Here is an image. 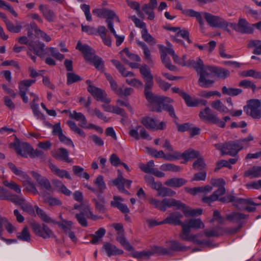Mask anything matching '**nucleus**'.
<instances>
[{
  "label": "nucleus",
  "instance_id": "69168bd1",
  "mask_svg": "<svg viewBox=\"0 0 261 261\" xmlns=\"http://www.w3.org/2000/svg\"><path fill=\"white\" fill-rule=\"evenodd\" d=\"M67 84L68 85L82 80L81 77L79 75L76 74L73 72L67 73Z\"/></svg>",
  "mask_w": 261,
  "mask_h": 261
},
{
  "label": "nucleus",
  "instance_id": "bf43d9fd",
  "mask_svg": "<svg viewBox=\"0 0 261 261\" xmlns=\"http://www.w3.org/2000/svg\"><path fill=\"white\" fill-rule=\"evenodd\" d=\"M30 106L35 116L38 119L45 120L44 115L39 110V105L38 103L31 102Z\"/></svg>",
  "mask_w": 261,
  "mask_h": 261
},
{
  "label": "nucleus",
  "instance_id": "c756f323",
  "mask_svg": "<svg viewBox=\"0 0 261 261\" xmlns=\"http://www.w3.org/2000/svg\"><path fill=\"white\" fill-rule=\"evenodd\" d=\"M53 156L59 161L69 163L71 162L69 158V152L64 148H60L58 150L52 152Z\"/></svg>",
  "mask_w": 261,
  "mask_h": 261
},
{
  "label": "nucleus",
  "instance_id": "8fccbe9b",
  "mask_svg": "<svg viewBox=\"0 0 261 261\" xmlns=\"http://www.w3.org/2000/svg\"><path fill=\"white\" fill-rule=\"evenodd\" d=\"M67 124L73 132L75 133L78 134L82 138H85L86 137V134L84 132L81 128H80L76 125V123L71 120H68L67 121Z\"/></svg>",
  "mask_w": 261,
  "mask_h": 261
},
{
  "label": "nucleus",
  "instance_id": "f704fd0d",
  "mask_svg": "<svg viewBox=\"0 0 261 261\" xmlns=\"http://www.w3.org/2000/svg\"><path fill=\"white\" fill-rule=\"evenodd\" d=\"M200 155V153L198 151L189 149L186 150L183 153H180V159H182L186 162H187L189 160L199 157Z\"/></svg>",
  "mask_w": 261,
  "mask_h": 261
},
{
  "label": "nucleus",
  "instance_id": "58836bf2",
  "mask_svg": "<svg viewBox=\"0 0 261 261\" xmlns=\"http://www.w3.org/2000/svg\"><path fill=\"white\" fill-rule=\"evenodd\" d=\"M69 117L72 119L80 121L79 125L80 126L85 127L87 122L85 116L82 113L73 111L72 113H70Z\"/></svg>",
  "mask_w": 261,
  "mask_h": 261
},
{
  "label": "nucleus",
  "instance_id": "f3484780",
  "mask_svg": "<svg viewBox=\"0 0 261 261\" xmlns=\"http://www.w3.org/2000/svg\"><path fill=\"white\" fill-rule=\"evenodd\" d=\"M117 171L118 173V177L113 180L112 182L120 191L128 194L129 192L124 189V186H125L127 188H130L132 181L130 180L126 179L123 178L120 170L118 169Z\"/></svg>",
  "mask_w": 261,
  "mask_h": 261
},
{
  "label": "nucleus",
  "instance_id": "338daca9",
  "mask_svg": "<svg viewBox=\"0 0 261 261\" xmlns=\"http://www.w3.org/2000/svg\"><path fill=\"white\" fill-rule=\"evenodd\" d=\"M161 169L163 171H171L173 172H178L180 171L179 166H176L173 164L167 163L162 165Z\"/></svg>",
  "mask_w": 261,
  "mask_h": 261
},
{
  "label": "nucleus",
  "instance_id": "4be33fe9",
  "mask_svg": "<svg viewBox=\"0 0 261 261\" xmlns=\"http://www.w3.org/2000/svg\"><path fill=\"white\" fill-rule=\"evenodd\" d=\"M76 49L82 53L85 59L87 61H92L96 56L94 49L87 44H82L80 41L77 43Z\"/></svg>",
  "mask_w": 261,
  "mask_h": 261
},
{
  "label": "nucleus",
  "instance_id": "7c9ffc66",
  "mask_svg": "<svg viewBox=\"0 0 261 261\" xmlns=\"http://www.w3.org/2000/svg\"><path fill=\"white\" fill-rule=\"evenodd\" d=\"M102 249L105 251L109 257L113 255H120L123 253L122 250L117 248L116 246L110 243H105L102 246Z\"/></svg>",
  "mask_w": 261,
  "mask_h": 261
},
{
  "label": "nucleus",
  "instance_id": "423d86ee",
  "mask_svg": "<svg viewBox=\"0 0 261 261\" xmlns=\"http://www.w3.org/2000/svg\"><path fill=\"white\" fill-rule=\"evenodd\" d=\"M203 14L204 19L210 27L223 29L228 33L230 32V30L227 28L229 23L223 18L207 12H203Z\"/></svg>",
  "mask_w": 261,
  "mask_h": 261
},
{
  "label": "nucleus",
  "instance_id": "f03ea898",
  "mask_svg": "<svg viewBox=\"0 0 261 261\" xmlns=\"http://www.w3.org/2000/svg\"><path fill=\"white\" fill-rule=\"evenodd\" d=\"M3 183L5 186L13 190L16 193L19 194V195H16L14 199L12 200V203L16 205H20L23 211L27 212L30 214H33L34 213V210L32 205L27 203L25 199L21 194V188L18 184L14 181H8L7 180L3 181Z\"/></svg>",
  "mask_w": 261,
  "mask_h": 261
},
{
  "label": "nucleus",
  "instance_id": "b1692460",
  "mask_svg": "<svg viewBox=\"0 0 261 261\" xmlns=\"http://www.w3.org/2000/svg\"><path fill=\"white\" fill-rule=\"evenodd\" d=\"M28 51H32L39 57H42L44 54V44L39 41H30L28 43Z\"/></svg>",
  "mask_w": 261,
  "mask_h": 261
},
{
  "label": "nucleus",
  "instance_id": "5701e85b",
  "mask_svg": "<svg viewBox=\"0 0 261 261\" xmlns=\"http://www.w3.org/2000/svg\"><path fill=\"white\" fill-rule=\"evenodd\" d=\"M204 227V224L200 219H191L184 223L181 233L180 235H184V230L186 229H189L190 233L191 228L198 229Z\"/></svg>",
  "mask_w": 261,
  "mask_h": 261
},
{
  "label": "nucleus",
  "instance_id": "9b49d317",
  "mask_svg": "<svg viewBox=\"0 0 261 261\" xmlns=\"http://www.w3.org/2000/svg\"><path fill=\"white\" fill-rule=\"evenodd\" d=\"M154 97H156L159 98L155 100H148L149 102L156 105H162L163 109L165 111L168 112L169 114L171 117L175 119H177L174 111L173 107L168 104V103H171L173 102V100L170 97L165 96H160L153 94Z\"/></svg>",
  "mask_w": 261,
  "mask_h": 261
},
{
  "label": "nucleus",
  "instance_id": "37998d69",
  "mask_svg": "<svg viewBox=\"0 0 261 261\" xmlns=\"http://www.w3.org/2000/svg\"><path fill=\"white\" fill-rule=\"evenodd\" d=\"M31 27L34 30L35 33L37 35H40L44 41L49 42L51 40V38L47 34L39 29L35 22L31 23Z\"/></svg>",
  "mask_w": 261,
  "mask_h": 261
},
{
  "label": "nucleus",
  "instance_id": "1a4fd4ad",
  "mask_svg": "<svg viewBox=\"0 0 261 261\" xmlns=\"http://www.w3.org/2000/svg\"><path fill=\"white\" fill-rule=\"evenodd\" d=\"M244 110L247 115L253 119H259L261 118V101L258 99H250L244 106Z\"/></svg>",
  "mask_w": 261,
  "mask_h": 261
},
{
  "label": "nucleus",
  "instance_id": "603ef678",
  "mask_svg": "<svg viewBox=\"0 0 261 261\" xmlns=\"http://www.w3.org/2000/svg\"><path fill=\"white\" fill-rule=\"evenodd\" d=\"M6 25L7 30L9 32L13 33H18L20 32L22 29V26L20 23H17L15 25L11 21H6Z\"/></svg>",
  "mask_w": 261,
  "mask_h": 261
},
{
  "label": "nucleus",
  "instance_id": "f8f14e48",
  "mask_svg": "<svg viewBox=\"0 0 261 261\" xmlns=\"http://www.w3.org/2000/svg\"><path fill=\"white\" fill-rule=\"evenodd\" d=\"M31 226L35 233L43 239L55 238L53 231L44 224L40 225L36 222H32Z\"/></svg>",
  "mask_w": 261,
  "mask_h": 261
},
{
  "label": "nucleus",
  "instance_id": "680f3d73",
  "mask_svg": "<svg viewBox=\"0 0 261 261\" xmlns=\"http://www.w3.org/2000/svg\"><path fill=\"white\" fill-rule=\"evenodd\" d=\"M154 162L153 160L149 161L147 164H140L139 168L140 169L146 173H151L154 169L152 167L154 166Z\"/></svg>",
  "mask_w": 261,
  "mask_h": 261
},
{
  "label": "nucleus",
  "instance_id": "dca6fc26",
  "mask_svg": "<svg viewBox=\"0 0 261 261\" xmlns=\"http://www.w3.org/2000/svg\"><path fill=\"white\" fill-rule=\"evenodd\" d=\"M87 90L97 101L106 103H109L111 102V99L107 97L106 92L101 89L93 85H89Z\"/></svg>",
  "mask_w": 261,
  "mask_h": 261
},
{
  "label": "nucleus",
  "instance_id": "864d4df0",
  "mask_svg": "<svg viewBox=\"0 0 261 261\" xmlns=\"http://www.w3.org/2000/svg\"><path fill=\"white\" fill-rule=\"evenodd\" d=\"M137 44L140 46L142 49L143 50V53L144 55V58L147 60L149 62H151V54L150 51L147 45L142 41H140L139 40H136Z\"/></svg>",
  "mask_w": 261,
  "mask_h": 261
},
{
  "label": "nucleus",
  "instance_id": "72a5a7b5",
  "mask_svg": "<svg viewBox=\"0 0 261 261\" xmlns=\"http://www.w3.org/2000/svg\"><path fill=\"white\" fill-rule=\"evenodd\" d=\"M49 167L51 171L57 176L60 178H66L68 179H71V177L69 172L64 169H60L58 168L55 165L50 163L49 164Z\"/></svg>",
  "mask_w": 261,
  "mask_h": 261
},
{
  "label": "nucleus",
  "instance_id": "9d476101",
  "mask_svg": "<svg viewBox=\"0 0 261 261\" xmlns=\"http://www.w3.org/2000/svg\"><path fill=\"white\" fill-rule=\"evenodd\" d=\"M167 249L162 247L156 246H153L151 250L148 251H135L130 254L131 256L134 258L140 259H148L150 256L155 254L165 255L169 253Z\"/></svg>",
  "mask_w": 261,
  "mask_h": 261
},
{
  "label": "nucleus",
  "instance_id": "6ab92c4d",
  "mask_svg": "<svg viewBox=\"0 0 261 261\" xmlns=\"http://www.w3.org/2000/svg\"><path fill=\"white\" fill-rule=\"evenodd\" d=\"M142 124L148 129H164L165 127V123L161 122L159 124L156 120L150 117H144L141 121Z\"/></svg>",
  "mask_w": 261,
  "mask_h": 261
},
{
  "label": "nucleus",
  "instance_id": "052dcab7",
  "mask_svg": "<svg viewBox=\"0 0 261 261\" xmlns=\"http://www.w3.org/2000/svg\"><path fill=\"white\" fill-rule=\"evenodd\" d=\"M88 112L91 115H95L98 118L103 120L105 122H108L110 120V118H107L106 116H105L104 114L101 112L99 110L95 108L93 110H91L89 109L88 110Z\"/></svg>",
  "mask_w": 261,
  "mask_h": 261
},
{
  "label": "nucleus",
  "instance_id": "cd10ccee",
  "mask_svg": "<svg viewBox=\"0 0 261 261\" xmlns=\"http://www.w3.org/2000/svg\"><path fill=\"white\" fill-rule=\"evenodd\" d=\"M182 217V215L178 212H173L169 214L163 223L165 224H174L175 225H180L183 227L184 222H182L180 219Z\"/></svg>",
  "mask_w": 261,
  "mask_h": 261
},
{
  "label": "nucleus",
  "instance_id": "473e14b6",
  "mask_svg": "<svg viewBox=\"0 0 261 261\" xmlns=\"http://www.w3.org/2000/svg\"><path fill=\"white\" fill-rule=\"evenodd\" d=\"M39 10L42 13L44 17L49 22H53L56 18L54 12L49 9L45 5H40L39 7Z\"/></svg>",
  "mask_w": 261,
  "mask_h": 261
},
{
  "label": "nucleus",
  "instance_id": "4468645a",
  "mask_svg": "<svg viewBox=\"0 0 261 261\" xmlns=\"http://www.w3.org/2000/svg\"><path fill=\"white\" fill-rule=\"evenodd\" d=\"M206 79L213 80L214 75L220 79H225L229 76L230 72L228 70L221 67L208 66L206 71Z\"/></svg>",
  "mask_w": 261,
  "mask_h": 261
},
{
  "label": "nucleus",
  "instance_id": "6e6552de",
  "mask_svg": "<svg viewBox=\"0 0 261 261\" xmlns=\"http://www.w3.org/2000/svg\"><path fill=\"white\" fill-rule=\"evenodd\" d=\"M200 119L204 122H209L223 128L225 126V122L221 120L215 113L208 107L201 110L199 114Z\"/></svg>",
  "mask_w": 261,
  "mask_h": 261
},
{
  "label": "nucleus",
  "instance_id": "0eeeda50",
  "mask_svg": "<svg viewBox=\"0 0 261 261\" xmlns=\"http://www.w3.org/2000/svg\"><path fill=\"white\" fill-rule=\"evenodd\" d=\"M35 207L36 208L37 215L43 221L48 223H53L57 224L59 227L63 229L64 232L66 234H67L68 232L71 230L72 225V222L71 221H68L66 220H63L62 222L56 221L48 216L38 206L36 205Z\"/></svg>",
  "mask_w": 261,
  "mask_h": 261
},
{
  "label": "nucleus",
  "instance_id": "e2e57ef3",
  "mask_svg": "<svg viewBox=\"0 0 261 261\" xmlns=\"http://www.w3.org/2000/svg\"><path fill=\"white\" fill-rule=\"evenodd\" d=\"M175 194L176 192L173 191L172 189L163 187L160 191L158 193V195L162 197H172L175 196Z\"/></svg>",
  "mask_w": 261,
  "mask_h": 261
},
{
  "label": "nucleus",
  "instance_id": "20e7f679",
  "mask_svg": "<svg viewBox=\"0 0 261 261\" xmlns=\"http://www.w3.org/2000/svg\"><path fill=\"white\" fill-rule=\"evenodd\" d=\"M8 167L11 171L16 175L18 176L19 179L23 182H26L24 184L25 186L23 191H27L31 192L34 195L38 194V191L35 185L30 181V178L29 175L21 170V168L17 167L13 163L9 162L7 164Z\"/></svg>",
  "mask_w": 261,
  "mask_h": 261
},
{
  "label": "nucleus",
  "instance_id": "6e6d98bb",
  "mask_svg": "<svg viewBox=\"0 0 261 261\" xmlns=\"http://www.w3.org/2000/svg\"><path fill=\"white\" fill-rule=\"evenodd\" d=\"M182 98L184 99L188 107H195L198 106L197 99L193 98L189 94L185 92Z\"/></svg>",
  "mask_w": 261,
  "mask_h": 261
},
{
  "label": "nucleus",
  "instance_id": "5fc2aeb1",
  "mask_svg": "<svg viewBox=\"0 0 261 261\" xmlns=\"http://www.w3.org/2000/svg\"><path fill=\"white\" fill-rule=\"evenodd\" d=\"M161 58L162 62L166 68L171 71H174L175 69V66L171 64V61L169 58L167 57L165 52L161 53Z\"/></svg>",
  "mask_w": 261,
  "mask_h": 261
},
{
  "label": "nucleus",
  "instance_id": "c03bdc74",
  "mask_svg": "<svg viewBox=\"0 0 261 261\" xmlns=\"http://www.w3.org/2000/svg\"><path fill=\"white\" fill-rule=\"evenodd\" d=\"M17 238L24 242H30L31 241L30 233L28 227H24L20 232L17 233Z\"/></svg>",
  "mask_w": 261,
  "mask_h": 261
},
{
  "label": "nucleus",
  "instance_id": "7ed1b4c3",
  "mask_svg": "<svg viewBox=\"0 0 261 261\" xmlns=\"http://www.w3.org/2000/svg\"><path fill=\"white\" fill-rule=\"evenodd\" d=\"M163 205L166 208V210L167 207L172 206L175 207L178 210H181L186 217L198 216L202 213V210L201 208L192 209L181 201L173 198L163 199Z\"/></svg>",
  "mask_w": 261,
  "mask_h": 261
},
{
  "label": "nucleus",
  "instance_id": "bb28decb",
  "mask_svg": "<svg viewBox=\"0 0 261 261\" xmlns=\"http://www.w3.org/2000/svg\"><path fill=\"white\" fill-rule=\"evenodd\" d=\"M94 183L96 186L97 189L88 186H86L87 188L96 195H98V194L101 195L106 189V185L103 180V176L102 175H98Z\"/></svg>",
  "mask_w": 261,
  "mask_h": 261
},
{
  "label": "nucleus",
  "instance_id": "4c0bfd02",
  "mask_svg": "<svg viewBox=\"0 0 261 261\" xmlns=\"http://www.w3.org/2000/svg\"><path fill=\"white\" fill-rule=\"evenodd\" d=\"M186 181L182 178H172L167 180L165 182V185L171 187L177 188L185 185Z\"/></svg>",
  "mask_w": 261,
  "mask_h": 261
},
{
  "label": "nucleus",
  "instance_id": "de8ad7c7",
  "mask_svg": "<svg viewBox=\"0 0 261 261\" xmlns=\"http://www.w3.org/2000/svg\"><path fill=\"white\" fill-rule=\"evenodd\" d=\"M106 230L103 228H100L94 234L91 235L92 240L90 241L93 244L98 243V241L104 236Z\"/></svg>",
  "mask_w": 261,
  "mask_h": 261
},
{
  "label": "nucleus",
  "instance_id": "c85d7f7f",
  "mask_svg": "<svg viewBox=\"0 0 261 261\" xmlns=\"http://www.w3.org/2000/svg\"><path fill=\"white\" fill-rule=\"evenodd\" d=\"M122 201H123V198L119 196H114L113 200L111 201V205L114 207L117 208L122 213H129V208L126 204L121 202Z\"/></svg>",
  "mask_w": 261,
  "mask_h": 261
},
{
  "label": "nucleus",
  "instance_id": "39448f33",
  "mask_svg": "<svg viewBox=\"0 0 261 261\" xmlns=\"http://www.w3.org/2000/svg\"><path fill=\"white\" fill-rule=\"evenodd\" d=\"M139 69L140 73L144 80V95L146 99L150 101L159 99V98L153 96V93L151 91L153 85V81L150 69L147 68L146 65H144L141 66Z\"/></svg>",
  "mask_w": 261,
  "mask_h": 261
},
{
  "label": "nucleus",
  "instance_id": "f257e3e1",
  "mask_svg": "<svg viewBox=\"0 0 261 261\" xmlns=\"http://www.w3.org/2000/svg\"><path fill=\"white\" fill-rule=\"evenodd\" d=\"M183 65L193 67L195 69L199 76L198 84L200 87L207 88L213 85L215 81L206 79V71L208 68V66L204 67L203 62L200 58H197L196 60H189L188 62H184Z\"/></svg>",
  "mask_w": 261,
  "mask_h": 261
},
{
  "label": "nucleus",
  "instance_id": "ddd939ff",
  "mask_svg": "<svg viewBox=\"0 0 261 261\" xmlns=\"http://www.w3.org/2000/svg\"><path fill=\"white\" fill-rule=\"evenodd\" d=\"M229 26L242 34H251L253 31V27L244 18H240L238 23H229Z\"/></svg>",
  "mask_w": 261,
  "mask_h": 261
},
{
  "label": "nucleus",
  "instance_id": "a878e982",
  "mask_svg": "<svg viewBox=\"0 0 261 261\" xmlns=\"http://www.w3.org/2000/svg\"><path fill=\"white\" fill-rule=\"evenodd\" d=\"M31 174L36 179L40 186L47 191H51L52 190V187L50 183L46 177L42 176L40 174L35 171H31Z\"/></svg>",
  "mask_w": 261,
  "mask_h": 261
},
{
  "label": "nucleus",
  "instance_id": "a18cd8bd",
  "mask_svg": "<svg viewBox=\"0 0 261 261\" xmlns=\"http://www.w3.org/2000/svg\"><path fill=\"white\" fill-rule=\"evenodd\" d=\"M249 48L254 47L253 53L255 55H261V41L258 40H251L248 44Z\"/></svg>",
  "mask_w": 261,
  "mask_h": 261
},
{
  "label": "nucleus",
  "instance_id": "49530a36",
  "mask_svg": "<svg viewBox=\"0 0 261 261\" xmlns=\"http://www.w3.org/2000/svg\"><path fill=\"white\" fill-rule=\"evenodd\" d=\"M16 194H12L4 188L0 186V200H6L12 202Z\"/></svg>",
  "mask_w": 261,
  "mask_h": 261
},
{
  "label": "nucleus",
  "instance_id": "0e129e2a",
  "mask_svg": "<svg viewBox=\"0 0 261 261\" xmlns=\"http://www.w3.org/2000/svg\"><path fill=\"white\" fill-rule=\"evenodd\" d=\"M197 159L193 163V167L194 169L197 170H202L206 167V164L204 161L203 159L199 156L197 158Z\"/></svg>",
  "mask_w": 261,
  "mask_h": 261
},
{
  "label": "nucleus",
  "instance_id": "09e8293b",
  "mask_svg": "<svg viewBox=\"0 0 261 261\" xmlns=\"http://www.w3.org/2000/svg\"><path fill=\"white\" fill-rule=\"evenodd\" d=\"M222 93L230 96H235L242 92V90L239 88H227L224 86L222 89Z\"/></svg>",
  "mask_w": 261,
  "mask_h": 261
},
{
  "label": "nucleus",
  "instance_id": "13d9d810",
  "mask_svg": "<svg viewBox=\"0 0 261 261\" xmlns=\"http://www.w3.org/2000/svg\"><path fill=\"white\" fill-rule=\"evenodd\" d=\"M226 218L229 220L238 222L240 221L241 220L246 219L247 216L241 213L234 212L227 215Z\"/></svg>",
  "mask_w": 261,
  "mask_h": 261
},
{
  "label": "nucleus",
  "instance_id": "aec40b11",
  "mask_svg": "<svg viewBox=\"0 0 261 261\" xmlns=\"http://www.w3.org/2000/svg\"><path fill=\"white\" fill-rule=\"evenodd\" d=\"M219 201L222 202L226 203L233 202H234V204L236 206H237L238 204L241 205L255 204L251 198H237L232 195H228L226 196L222 197L219 199Z\"/></svg>",
  "mask_w": 261,
  "mask_h": 261
},
{
  "label": "nucleus",
  "instance_id": "3c124183",
  "mask_svg": "<svg viewBox=\"0 0 261 261\" xmlns=\"http://www.w3.org/2000/svg\"><path fill=\"white\" fill-rule=\"evenodd\" d=\"M170 249L175 251H186L188 249L186 246H182L176 241H171L169 242Z\"/></svg>",
  "mask_w": 261,
  "mask_h": 261
},
{
  "label": "nucleus",
  "instance_id": "412c9836",
  "mask_svg": "<svg viewBox=\"0 0 261 261\" xmlns=\"http://www.w3.org/2000/svg\"><path fill=\"white\" fill-rule=\"evenodd\" d=\"M243 146L239 142L235 141H230L225 143L224 155L228 154L231 156H235L237 155L238 152L243 149Z\"/></svg>",
  "mask_w": 261,
  "mask_h": 261
},
{
  "label": "nucleus",
  "instance_id": "2eb2a0df",
  "mask_svg": "<svg viewBox=\"0 0 261 261\" xmlns=\"http://www.w3.org/2000/svg\"><path fill=\"white\" fill-rule=\"evenodd\" d=\"M203 234L198 233L196 234H190L189 229H185L184 235H180L181 239L185 241H191L194 244L197 245H207L208 242L207 240L203 239L202 238Z\"/></svg>",
  "mask_w": 261,
  "mask_h": 261
},
{
  "label": "nucleus",
  "instance_id": "a211bd4d",
  "mask_svg": "<svg viewBox=\"0 0 261 261\" xmlns=\"http://www.w3.org/2000/svg\"><path fill=\"white\" fill-rule=\"evenodd\" d=\"M128 134L130 137L134 138L137 140H139L140 138L148 140L152 139L144 127L141 125H138L135 128L130 129Z\"/></svg>",
  "mask_w": 261,
  "mask_h": 261
},
{
  "label": "nucleus",
  "instance_id": "4d7b16f0",
  "mask_svg": "<svg viewBox=\"0 0 261 261\" xmlns=\"http://www.w3.org/2000/svg\"><path fill=\"white\" fill-rule=\"evenodd\" d=\"M142 38L143 39L151 45H153L156 43L155 39L148 33L147 29L141 31Z\"/></svg>",
  "mask_w": 261,
  "mask_h": 261
},
{
  "label": "nucleus",
  "instance_id": "e433bc0d",
  "mask_svg": "<svg viewBox=\"0 0 261 261\" xmlns=\"http://www.w3.org/2000/svg\"><path fill=\"white\" fill-rule=\"evenodd\" d=\"M244 176L250 178L261 177V166H254L244 173Z\"/></svg>",
  "mask_w": 261,
  "mask_h": 261
},
{
  "label": "nucleus",
  "instance_id": "ea45409f",
  "mask_svg": "<svg viewBox=\"0 0 261 261\" xmlns=\"http://www.w3.org/2000/svg\"><path fill=\"white\" fill-rule=\"evenodd\" d=\"M116 240L120 243L125 250L128 251L134 250V248L124 237L123 233H118V236L117 237Z\"/></svg>",
  "mask_w": 261,
  "mask_h": 261
},
{
  "label": "nucleus",
  "instance_id": "a19ab883",
  "mask_svg": "<svg viewBox=\"0 0 261 261\" xmlns=\"http://www.w3.org/2000/svg\"><path fill=\"white\" fill-rule=\"evenodd\" d=\"M211 106L213 109L220 113H230V110L219 99L213 101L211 103Z\"/></svg>",
  "mask_w": 261,
  "mask_h": 261
},
{
  "label": "nucleus",
  "instance_id": "79ce46f5",
  "mask_svg": "<svg viewBox=\"0 0 261 261\" xmlns=\"http://www.w3.org/2000/svg\"><path fill=\"white\" fill-rule=\"evenodd\" d=\"M96 195L98 199H94L93 200L95 204V208L99 212L103 213L106 210L105 207V198L101 195H99V194Z\"/></svg>",
  "mask_w": 261,
  "mask_h": 261
},
{
  "label": "nucleus",
  "instance_id": "c9c22d12",
  "mask_svg": "<svg viewBox=\"0 0 261 261\" xmlns=\"http://www.w3.org/2000/svg\"><path fill=\"white\" fill-rule=\"evenodd\" d=\"M111 62L113 63V64L116 67L117 70L119 71V72L124 77H132L135 75L133 72L131 71H126L125 68L123 66V65L121 64V63L119 61L113 59L111 60Z\"/></svg>",
  "mask_w": 261,
  "mask_h": 261
},
{
  "label": "nucleus",
  "instance_id": "774afa93",
  "mask_svg": "<svg viewBox=\"0 0 261 261\" xmlns=\"http://www.w3.org/2000/svg\"><path fill=\"white\" fill-rule=\"evenodd\" d=\"M36 82L35 80H27L20 82L19 84V90L27 91L28 88Z\"/></svg>",
  "mask_w": 261,
  "mask_h": 261
},
{
  "label": "nucleus",
  "instance_id": "393cba45",
  "mask_svg": "<svg viewBox=\"0 0 261 261\" xmlns=\"http://www.w3.org/2000/svg\"><path fill=\"white\" fill-rule=\"evenodd\" d=\"M14 146L17 153L22 157H27V154L30 155L33 151V148L26 142L14 144Z\"/></svg>",
  "mask_w": 261,
  "mask_h": 261
},
{
  "label": "nucleus",
  "instance_id": "2f4dec72",
  "mask_svg": "<svg viewBox=\"0 0 261 261\" xmlns=\"http://www.w3.org/2000/svg\"><path fill=\"white\" fill-rule=\"evenodd\" d=\"M85 216H86L88 218H90L93 220H96L98 217L97 216L94 215L91 211H89V212H85V214L83 212H81L79 214H77L75 215V217L80 223V224L83 227H87L88 225L87 220L85 218Z\"/></svg>",
  "mask_w": 261,
  "mask_h": 261
}]
</instances>
